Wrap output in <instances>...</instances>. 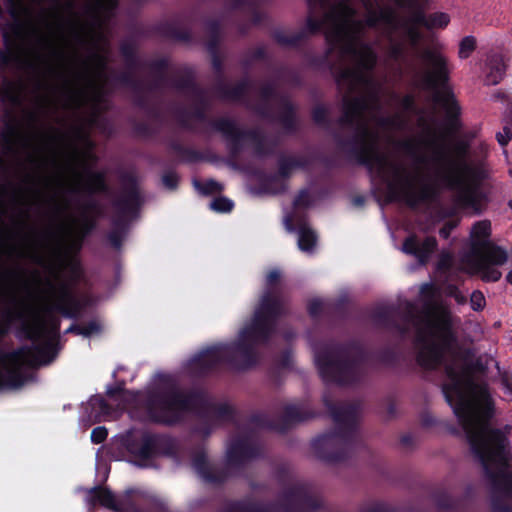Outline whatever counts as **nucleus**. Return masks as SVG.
<instances>
[{
	"label": "nucleus",
	"instance_id": "nucleus-55",
	"mask_svg": "<svg viewBox=\"0 0 512 512\" xmlns=\"http://www.w3.org/2000/svg\"><path fill=\"white\" fill-rule=\"evenodd\" d=\"M11 202L14 205H26V204H29V199L25 195H20L18 193H15L11 198Z\"/></svg>",
	"mask_w": 512,
	"mask_h": 512
},
{
	"label": "nucleus",
	"instance_id": "nucleus-62",
	"mask_svg": "<svg viewBox=\"0 0 512 512\" xmlns=\"http://www.w3.org/2000/svg\"><path fill=\"white\" fill-rule=\"evenodd\" d=\"M284 224H285V228L289 231V232H293L295 230L294 228V225H293V219L290 217V216H287L284 220Z\"/></svg>",
	"mask_w": 512,
	"mask_h": 512
},
{
	"label": "nucleus",
	"instance_id": "nucleus-12",
	"mask_svg": "<svg viewBox=\"0 0 512 512\" xmlns=\"http://www.w3.org/2000/svg\"><path fill=\"white\" fill-rule=\"evenodd\" d=\"M180 450H97L96 453V468L100 472L104 470V481L107 480L110 472V467L106 462L102 461L104 455H111L115 459L120 457L125 458L129 463L140 467L149 468L155 467L156 460L160 456L175 457Z\"/></svg>",
	"mask_w": 512,
	"mask_h": 512
},
{
	"label": "nucleus",
	"instance_id": "nucleus-61",
	"mask_svg": "<svg viewBox=\"0 0 512 512\" xmlns=\"http://www.w3.org/2000/svg\"><path fill=\"white\" fill-rule=\"evenodd\" d=\"M215 45H216L215 42L212 40L208 43L207 48L213 55V64H214L215 68L218 69V63H217V60L214 55L215 54Z\"/></svg>",
	"mask_w": 512,
	"mask_h": 512
},
{
	"label": "nucleus",
	"instance_id": "nucleus-40",
	"mask_svg": "<svg viewBox=\"0 0 512 512\" xmlns=\"http://www.w3.org/2000/svg\"><path fill=\"white\" fill-rule=\"evenodd\" d=\"M275 475L278 483L281 486H286L291 479L289 469L283 465L277 467Z\"/></svg>",
	"mask_w": 512,
	"mask_h": 512
},
{
	"label": "nucleus",
	"instance_id": "nucleus-50",
	"mask_svg": "<svg viewBox=\"0 0 512 512\" xmlns=\"http://www.w3.org/2000/svg\"><path fill=\"white\" fill-rule=\"evenodd\" d=\"M452 265V256L450 254L443 253L440 257V260L438 262V269L439 270H447Z\"/></svg>",
	"mask_w": 512,
	"mask_h": 512
},
{
	"label": "nucleus",
	"instance_id": "nucleus-60",
	"mask_svg": "<svg viewBox=\"0 0 512 512\" xmlns=\"http://www.w3.org/2000/svg\"><path fill=\"white\" fill-rule=\"evenodd\" d=\"M366 512H391L390 508L384 504H378L374 507H371Z\"/></svg>",
	"mask_w": 512,
	"mask_h": 512
},
{
	"label": "nucleus",
	"instance_id": "nucleus-19",
	"mask_svg": "<svg viewBox=\"0 0 512 512\" xmlns=\"http://www.w3.org/2000/svg\"><path fill=\"white\" fill-rule=\"evenodd\" d=\"M436 246L437 242L434 237H427L422 243H419L415 237H410L403 243V250L414 254L421 263H425Z\"/></svg>",
	"mask_w": 512,
	"mask_h": 512
},
{
	"label": "nucleus",
	"instance_id": "nucleus-32",
	"mask_svg": "<svg viewBox=\"0 0 512 512\" xmlns=\"http://www.w3.org/2000/svg\"><path fill=\"white\" fill-rule=\"evenodd\" d=\"M17 59L18 56L12 49H0V75H5L9 65Z\"/></svg>",
	"mask_w": 512,
	"mask_h": 512
},
{
	"label": "nucleus",
	"instance_id": "nucleus-38",
	"mask_svg": "<svg viewBox=\"0 0 512 512\" xmlns=\"http://www.w3.org/2000/svg\"><path fill=\"white\" fill-rule=\"evenodd\" d=\"M210 207L218 212H229L233 207V203L227 198L219 197L211 202Z\"/></svg>",
	"mask_w": 512,
	"mask_h": 512
},
{
	"label": "nucleus",
	"instance_id": "nucleus-16",
	"mask_svg": "<svg viewBox=\"0 0 512 512\" xmlns=\"http://www.w3.org/2000/svg\"><path fill=\"white\" fill-rule=\"evenodd\" d=\"M108 396L111 402L106 401L102 396H93L89 401L91 407V417L95 422H101L109 419H114L118 415V411L123 410L126 400V393L122 391H108Z\"/></svg>",
	"mask_w": 512,
	"mask_h": 512
},
{
	"label": "nucleus",
	"instance_id": "nucleus-24",
	"mask_svg": "<svg viewBox=\"0 0 512 512\" xmlns=\"http://www.w3.org/2000/svg\"><path fill=\"white\" fill-rule=\"evenodd\" d=\"M491 235V222L489 220H481L476 222L471 229L470 239L471 247L475 243L489 242L488 238Z\"/></svg>",
	"mask_w": 512,
	"mask_h": 512
},
{
	"label": "nucleus",
	"instance_id": "nucleus-35",
	"mask_svg": "<svg viewBox=\"0 0 512 512\" xmlns=\"http://www.w3.org/2000/svg\"><path fill=\"white\" fill-rule=\"evenodd\" d=\"M476 48V40L472 36L463 38L459 45V56L467 58Z\"/></svg>",
	"mask_w": 512,
	"mask_h": 512
},
{
	"label": "nucleus",
	"instance_id": "nucleus-29",
	"mask_svg": "<svg viewBox=\"0 0 512 512\" xmlns=\"http://www.w3.org/2000/svg\"><path fill=\"white\" fill-rule=\"evenodd\" d=\"M319 448H335L347 444V438L341 433L324 434L317 439Z\"/></svg>",
	"mask_w": 512,
	"mask_h": 512
},
{
	"label": "nucleus",
	"instance_id": "nucleus-27",
	"mask_svg": "<svg viewBox=\"0 0 512 512\" xmlns=\"http://www.w3.org/2000/svg\"><path fill=\"white\" fill-rule=\"evenodd\" d=\"M329 409L337 422H352L356 420L359 410L354 405H342L340 407H330Z\"/></svg>",
	"mask_w": 512,
	"mask_h": 512
},
{
	"label": "nucleus",
	"instance_id": "nucleus-22",
	"mask_svg": "<svg viewBox=\"0 0 512 512\" xmlns=\"http://www.w3.org/2000/svg\"><path fill=\"white\" fill-rule=\"evenodd\" d=\"M435 506L440 511L455 512L460 508V499L455 498L446 491H438L433 494Z\"/></svg>",
	"mask_w": 512,
	"mask_h": 512
},
{
	"label": "nucleus",
	"instance_id": "nucleus-14",
	"mask_svg": "<svg viewBox=\"0 0 512 512\" xmlns=\"http://www.w3.org/2000/svg\"><path fill=\"white\" fill-rule=\"evenodd\" d=\"M316 362L322 377L328 381L348 384L354 381L356 367L342 359L336 351L321 352L316 355Z\"/></svg>",
	"mask_w": 512,
	"mask_h": 512
},
{
	"label": "nucleus",
	"instance_id": "nucleus-18",
	"mask_svg": "<svg viewBox=\"0 0 512 512\" xmlns=\"http://www.w3.org/2000/svg\"><path fill=\"white\" fill-rule=\"evenodd\" d=\"M51 175L50 177H52ZM49 176L42 177L41 180L44 187L53 190V193L44 199V203L50 207L51 218L53 221L58 220L70 207L69 201L61 194L66 186L58 187L56 183L47 185L46 178Z\"/></svg>",
	"mask_w": 512,
	"mask_h": 512
},
{
	"label": "nucleus",
	"instance_id": "nucleus-58",
	"mask_svg": "<svg viewBox=\"0 0 512 512\" xmlns=\"http://www.w3.org/2000/svg\"><path fill=\"white\" fill-rule=\"evenodd\" d=\"M37 177L35 173L26 172L22 177V182L24 184H33L36 181Z\"/></svg>",
	"mask_w": 512,
	"mask_h": 512
},
{
	"label": "nucleus",
	"instance_id": "nucleus-26",
	"mask_svg": "<svg viewBox=\"0 0 512 512\" xmlns=\"http://www.w3.org/2000/svg\"><path fill=\"white\" fill-rule=\"evenodd\" d=\"M141 448H173V441L166 436H159L150 433H143L141 436Z\"/></svg>",
	"mask_w": 512,
	"mask_h": 512
},
{
	"label": "nucleus",
	"instance_id": "nucleus-1",
	"mask_svg": "<svg viewBox=\"0 0 512 512\" xmlns=\"http://www.w3.org/2000/svg\"><path fill=\"white\" fill-rule=\"evenodd\" d=\"M373 68L350 63L336 73L343 97L340 125L353 131L361 162L381 178L394 198L409 207L432 202L438 194L435 180L439 179L455 190L454 200L460 208L483 212L489 201V172L483 161L471 158L466 140H450L444 130L420 115V131L393 142L410 162L379 150L380 131L402 130L408 118L402 112L377 116L382 86L369 75Z\"/></svg>",
	"mask_w": 512,
	"mask_h": 512
},
{
	"label": "nucleus",
	"instance_id": "nucleus-34",
	"mask_svg": "<svg viewBox=\"0 0 512 512\" xmlns=\"http://www.w3.org/2000/svg\"><path fill=\"white\" fill-rule=\"evenodd\" d=\"M216 128L221 131L223 134L236 138L239 134L238 129L235 123L228 119H221L216 122Z\"/></svg>",
	"mask_w": 512,
	"mask_h": 512
},
{
	"label": "nucleus",
	"instance_id": "nucleus-21",
	"mask_svg": "<svg viewBox=\"0 0 512 512\" xmlns=\"http://www.w3.org/2000/svg\"><path fill=\"white\" fill-rule=\"evenodd\" d=\"M221 512H269V507L246 500H233L228 502Z\"/></svg>",
	"mask_w": 512,
	"mask_h": 512
},
{
	"label": "nucleus",
	"instance_id": "nucleus-39",
	"mask_svg": "<svg viewBox=\"0 0 512 512\" xmlns=\"http://www.w3.org/2000/svg\"><path fill=\"white\" fill-rule=\"evenodd\" d=\"M470 304L474 311H481L486 305L483 293L479 290L474 291L470 296Z\"/></svg>",
	"mask_w": 512,
	"mask_h": 512
},
{
	"label": "nucleus",
	"instance_id": "nucleus-41",
	"mask_svg": "<svg viewBox=\"0 0 512 512\" xmlns=\"http://www.w3.org/2000/svg\"><path fill=\"white\" fill-rule=\"evenodd\" d=\"M328 116V110L322 105H318L313 109V119L317 124H324Z\"/></svg>",
	"mask_w": 512,
	"mask_h": 512
},
{
	"label": "nucleus",
	"instance_id": "nucleus-57",
	"mask_svg": "<svg viewBox=\"0 0 512 512\" xmlns=\"http://www.w3.org/2000/svg\"><path fill=\"white\" fill-rule=\"evenodd\" d=\"M2 77V80H3V87L1 88L0 87V95L2 94H8L9 93V90L12 86V83L11 81L7 78L6 75H1Z\"/></svg>",
	"mask_w": 512,
	"mask_h": 512
},
{
	"label": "nucleus",
	"instance_id": "nucleus-49",
	"mask_svg": "<svg viewBox=\"0 0 512 512\" xmlns=\"http://www.w3.org/2000/svg\"><path fill=\"white\" fill-rule=\"evenodd\" d=\"M309 204V194L306 191H302L294 200L295 207H306Z\"/></svg>",
	"mask_w": 512,
	"mask_h": 512
},
{
	"label": "nucleus",
	"instance_id": "nucleus-10",
	"mask_svg": "<svg viewBox=\"0 0 512 512\" xmlns=\"http://www.w3.org/2000/svg\"><path fill=\"white\" fill-rule=\"evenodd\" d=\"M508 253L493 242L475 243L462 260L463 269L470 274H480L483 281L495 282L501 272L494 266L507 262Z\"/></svg>",
	"mask_w": 512,
	"mask_h": 512
},
{
	"label": "nucleus",
	"instance_id": "nucleus-7",
	"mask_svg": "<svg viewBox=\"0 0 512 512\" xmlns=\"http://www.w3.org/2000/svg\"><path fill=\"white\" fill-rule=\"evenodd\" d=\"M341 0H308L309 13L307 17L306 28L304 31L299 33H288L286 31H276L274 33V40L282 46H294L297 45L306 35L316 34L321 30L324 31L326 41L329 45L328 56L333 57L335 54L338 58V63L333 65V73L336 78V73L342 68L347 67L350 63H358L360 61L355 60L351 55L344 51L336 41L328 38V32L330 31V23L326 20L328 11Z\"/></svg>",
	"mask_w": 512,
	"mask_h": 512
},
{
	"label": "nucleus",
	"instance_id": "nucleus-20",
	"mask_svg": "<svg viewBox=\"0 0 512 512\" xmlns=\"http://www.w3.org/2000/svg\"><path fill=\"white\" fill-rule=\"evenodd\" d=\"M43 147H36L32 151L27 152L24 162H19L22 167L24 164L31 165L37 170L44 168L48 162H52L54 165L58 164V153L60 151L54 150L51 157L42 155Z\"/></svg>",
	"mask_w": 512,
	"mask_h": 512
},
{
	"label": "nucleus",
	"instance_id": "nucleus-3",
	"mask_svg": "<svg viewBox=\"0 0 512 512\" xmlns=\"http://www.w3.org/2000/svg\"><path fill=\"white\" fill-rule=\"evenodd\" d=\"M330 23L328 38L348 52L361 66L374 67L377 55L369 44L359 42L365 28L379 23L386 25L388 56L406 63L411 84L420 90H434L433 100L442 105L451 121L460 114L454 94L447 88L450 67L447 57L436 47L420 48L424 39L422 28L434 29L448 25L445 13L426 15L420 8L399 16L391 6L376 8L371 0H341L326 15Z\"/></svg>",
	"mask_w": 512,
	"mask_h": 512
},
{
	"label": "nucleus",
	"instance_id": "nucleus-6",
	"mask_svg": "<svg viewBox=\"0 0 512 512\" xmlns=\"http://www.w3.org/2000/svg\"><path fill=\"white\" fill-rule=\"evenodd\" d=\"M47 143L61 149L67 171V174L58 171L52 177L46 178L47 185L54 182L58 187L66 186V190L73 193L93 194L107 190L104 174L87 170L95 157L92 153V142L81 128L76 127L71 133H65L51 127Z\"/></svg>",
	"mask_w": 512,
	"mask_h": 512
},
{
	"label": "nucleus",
	"instance_id": "nucleus-53",
	"mask_svg": "<svg viewBox=\"0 0 512 512\" xmlns=\"http://www.w3.org/2000/svg\"><path fill=\"white\" fill-rule=\"evenodd\" d=\"M244 88H245V85L244 84H240V85L234 87L232 90L227 91L225 93V97L231 98V99H237L244 92Z\"/></svg>",
	"mask_w": 512,
	"mask_h": 512
},
{
	"label": "nucleus",
	"instance_id": "nucleus-56",
	"mask_svg": "<svg viewBox=\"0 0 512 512\" xmlns=\"http://www.w3.org/2000/svg\"><path fill=\"white\" fill-rule=\"evenodd\" d=\"M322 303L318 300H313L309 304V312L311 315L315 316L321 310Z\"/></svg>",
	"mask_w": 512,
	"mask_h": 512
},
{
	"label": "nucleus",
	"instance_id": "nucleus-28",
	"mask_svg": "<svg viewBox=\"0 0 512 512\" xmlns=\"http://www.w3.org/2000/svg\"><path fill=\"white\" fill-rule=\"evenodd\" d=\"M7 8L10 16L15 21H20L27 18L31 14L30 7L25 3L24 0H6Z\"/></svg>",
	"mask_w": 512,
	"mask_h": 512
},
{
	"label": "nucleus",
	"instance_id": "nucleus-4",
	"mask_svg": "<svg viewBox=\"0 0 512 512\" xmlns=\"http://www.w3.org/2000/svg\"><path fill=\"white\" fill-rule=\"evenodd\" d=\"M424 299L419 311L407 302L405 313L416 330L417 361L425 369L443 364L449 383L443 386L447 400L456 399L454 412L474 448H506L512 427L490 428L494 402L486 383L475 380L473 372H484L487 363L482 358L472 361L473 353L456 344L452 331L453 317L449 308L435 299L432 284L421 287Z\"/></svg>",
	"mask_w": 512,
	"mask_h": 512
},
{
	"label": "nucleus",
	"instance_id": "nucleus-45",
	"mask_svg": "<svg viewBox=\"0 0 512 512\" xmlns=\"http://www.w3.org/2000/svg\"><path fill=\"white\" fill-rule=\"evenodd\" d=\"M400 106L403 109V111L406 112H412L415 109V100L414 96L412 95H406L404 96L400 101Z\"/></svg>",
	"mask_w": 512,
	"mask_h": 512
},
{
	"label": "nucleus",
	"instance_id": "nucleus-23",
	"mask_svg": "<svg viewBox=\"0 0 512 512\" xmlns=\"http://www.w3.org/2000/svg\"><path fill=\"white\" fill-rule=\"evenodd\" d=\"M489 72L486 75L488 84L496 85L504 77L506 72V65L502 58L495 56L489 60Z\"/></svg>",
	"mask_w": 512,
	"mask_h": 512
},
{
	"label": "nucleus",
	"instance_id": "nucleus-11",
	"mask_svg": "<svg viewBox=\"0 0 512 512\" xmlns=\"http://www.w3.org/2000/svg\"><path fill=\"white\" fill-rule=\"evenodd\" d=\"M191 397L180 391L151 393L146 399V409L151 419L174 423L191 405Z\"/></svg>",
	"mask_w": 512,
	"mask_h": 512
},
{
	"label": "nucleus",
	"instance_id": "nucleus-37",
	"mask_svg": "<svg viewBox=\"0 0 512 512\" xmlns=\"http://www.w3.org/2000/svg\"><path fill=\"white\" fill-rule=\"evenodd\" d=\"M124 237H125L124 228H116L108 234V240H109L111 246L114 247L115 249L121 248Z\"/></svg>",
	"mask_w": 512,
	"mask_h": 512
},
{
	"label": "nucleus",
	"instance_id": "nucleus-15",
	"mask_svg": "<svg viewBox=\"0 0 512 512\" xmlns=\"http://www.w3.org/2000/svg\"><path fill=\"white\" fill-rule=\"evenodd\" d=\"M134 489H127L117 497L108 487L96 485L87 490V501L91 506L100 505L114 512H128L133 507Z\"/></svg>",
	"mask_w": 512,
	"mask_h": 512
},
{
	"label": "nucleus",
	"instance_id": "nucleus-59",
	"mask_svg": "<svg viewBox=\"0 0 512 512\" xmlns=\"http://www.w3.org/2000/svg\"><path fill=\"white\" fill-rule=\"evenodd\" d=\"M121 50H122V53L123 55L126 57V58H129L133 55V52H134V48L132 45L130 44H127V43H124L122 46H121Z\"/></svg>",
	"mask_w": 512,
	"mask_h": 512
},
{
	"label": "nucleus",
	"instance_id": "nucleus-42",
	"mask_svg": "<svg viewBox=\"0 0 512 512\" xmlns=\"http://www.w3.org/2000/svg\"><path fill=\"white\" fill-rule=\"evenodd\" d=\"M446 294L450 297H453L458 304H465L467 299L461 293V291L454 285H449L446 289Z\"/></svg>",
	"mask_w": 512,
	"mask_h": 512
},
{
	"label": "nucleus",
	"instance_id": "nucleus-36",
	"mask_svg": "<svg viewBox=\"0 0 512 512\" xmlns=\"http://www.w3.org/2000/svg\"><path fill=\"white\" fill-rule=\"evenodd\" d=\"M195 187L204 195L214 194L222 190V186L213 180L207 181L203 184L196 182Z\"/></svg>",
	"mask_w": 512,
	"mask_h": 512
},
{
	"label": "nucleus",
	"instance_id": "nucleus-51",
	"mask_svg": "<svg viewBox=\"0 0 512 512\" xmlns=\"http://www.w3.org/2000/svg\"><path fill=\"white\" fill-rule=\"evenodd\" d=\"M496 138L500 145L505 146L512 138V134L509 128L505 127L503 133H498Z\"/></svg>",
	"mask_w": 512,
	"mask_h": 512
},
{
	"label": "nucleus",
	"instance_id": "nucleus-17",
	"mask_svg": "<svg viewBox=\"0 0 512 512\" xmlns=\"http://www.w3.org/2000/svg\"><path fill=\"white\" fill-rule=\"evenodd\" d=\"M5 149L11 153L28 150L32 147V138L25 135L15 125H6L0 133Z\"/></svg>",
	"mask_w": 512,
	"mask_h": 512
},
{
	"label": "nucleus",
	"instance_id": "nucleus-46",
	"mask_svg": "<svg viewBox=\"0 0 512 512\" xmlns=\"http://www.w3.org/2000/svg\"><path fill=\"white\" fill-rule=\"evenodd\" d=\"M70 330L75 331L76 333L84 335V336H89L93 332L98 331V326L95 323H91L90 325H88L86 327H75V328H71Z\"/></svg>",
	"mask_w": 512,
	"mask_h": 512
},
{
	"label": "nucleus",
	"instance_id": "nucleus-5",
	"mask_svg": "<svg viewBox=\"0 0 512 512\" xmlns=\"http://www.w3.org/2000/svg\"><path fill=\"white\" fill-rule=\"evenodd\" d=\"M281 272L272 270L266 277V292L255 311L249 326L243 329L237 342L228 346H218L205 351L202 362L214 365L228 362L243 368L251 364L255 344L268 339L274 327L275 319L286 310V300L281 295Z\"/></svg>",
	"mask_w": 512,
	"mask_h": 512
},
{
	"label": "nucleus",
	"instance_id": "nucleus-33",
	"mask_svg": "<svg viewBox=\"0 0 512 512\" xmlns=\"http://www.w3.org/2000/svg\"><path fill=\"white\" fill-rule=\"evenodd\" d=\"M285 420L289 423L300 422L309 417V414L297 406H288L284 413Z\"/></svg>",
	"mask_w": 512,
	"mask_h": 512
},
{
	"label": "nucleus",
	"instance_id": "nucleus-64",
	"mask_svg": "<svg viewBox=\"0 0 512 512\" xmlns=\"http://www.w3.org/2000/svg\"><path fill=\"white\" fill-rule=\"evenodd\" d=\"M502 382L507 391L512 395V382L507 377L503 378Z\"/></svg>",
	"mask_w": 512,
	"mask_h": 512
},
{
	"label": "nucleus",
	"instance_id": "nucleus-8",
	"mask_svg": "<svg viewBox=\"0 0 512 512\" xmlns=\"http://www.w3.org/2000/svg\"><path fill=\"white\" fill-rule=\"evenodd\" d=\"M470 451L480 461L489 484L491 512H512V506L507 503L512 499L511 450Z\"/></svg>",
	"mask_w": 512,
	"mask_h": 512
},
{
	"label": "nucleus",
	"instance_id": "nucleus-2",
	"mask_svg": "<svg viewBox=\"0 0 512 512\" xmlns=\"http://www.w3.org/2000/svg\"><path fill=\"white\" fill-rule=\"evenodd\" d=\"M74 0L64 3L69 14L63 22L56 6L42 10L39 24L32 26L40 48L35 61L41 66L37 80L36 110L29 113L35 122L38 116L48 117L58 108L73 109L88 105L89 122L108 108L106 99V64L110 52L106 23L113 17L117 0H85L83 15L74 11Z\"/></svg>",
	"mask_w": 512,
	"mask_h": 512
},
{
	"label": "nucleus",
	"instance_id": "nucleus-52",
	"mask_svg": "<svg viewBox=\"0 0 512 512\" xmlns=\"http://www.w3.org/2000/svg\"><path fill=\"white\" fill-rule=\"evenodd\" d=\"M260 1L261 0H231L228 5L230 9H237L245 4H248L250 6L256 5Z\"/></svg>",
	"mask_w": 512,
	"mask_h": 512
},
{
	"label": "nucleus",
	"instance_id": "nucleus-54",
	"mask_svg": "<svg viewBox=\"0 0 512 512\" xmlns=\"http://www.w3.org/2000/svg\"><path fill=\"white\" fill-rule=\"evenodd\" d=\"M457 226V222L446 223L439 231L440 236L447 239L450 236L451 231Z\"/></svg>",
	"mask_w": 512,
	"mask_h": 512
},
{
	"label": "nucleus",
	"instance_id": "nucleus-30",
	"mask_svg": "<svg viewBox=\"0 0 512 512\" xmlns=\"http://www.w3.org/2000/svg\"><path fill=\"white\" fill-rule=\"evenodd\" d=\"M317 459L328 463H339L343 461L351 450H314Z\"/></svg>",
	"mask_w": 512,
	"mask_h": 512
},
{
	"label": "nucleus",
	"instance_id": "nucleus-25",
	"mask_svg": "<svg viewBox=\"0 0 512 512\" xmlns=\"http://www.w3.org/2000/svg\"><path fill=\"white\" fill-rule=\"evenodd\" d=\"M298 246L302 251L311 252L317 243L315 232L306 224H302L298 231Z\"/></svg>",
	"mask_w": 512,
	"mask_h": 512
},
{
	"label": "nucleus",
	"instance_id": "nucleus-44",
	"mask_svg": "<svg viewBox=\"0 0 512 512\" xmlns=\"http://www.w3.org/2000/svg\"><path fill=\"white\" fill-rule=\"evenodd\" d=\"M7 194V187L4 184H0V217L7 215L9 206L5 200Z\"/></svg>",
	"mask_w": 512,
	"mask_h": 512
},
{
	"label": "nucleus",
	"instance_id": "nucleus-9",
	"mask_svg": "<svg viewBox=\"0 0 512 512\" xmlns=\"http://www.w3.org/2000/svg\"><path fill=\"white\" fill-rule=\"evenodd\" d=\"M191 467L203 482L222 485L231 478L241 477L249 463L263 450H226L221 466L208 459L207 450H193Z\"/></svg>",
	"mask_w": 512,
	"mask_h": 512
},
{
	"label": "nucleus",
	"instance_id": "nucleus-43",
	"mask_svg": "<svg viewBox=\"0 0 512 512\" xmlns=\"http://www.w3.org/2000/svg\"><path fill=\"white\" fill-rule=\"evenodd\" d=\"M107 435L108 431L105 427H96L91 433V439L93 443L100 444L107 438Z\"/></svg>",
	"mask_w": 512,
	"mask_h": 512
},
{
	"label": "nucleus",
	"instance_id": "nucleus-63",
	"mask_svg": "<svg viewBox=\"0 0 512 512\" xmlns=\"http://www.w3.org/2000/svg\"><path fill=\"white\" fill-rule=\"evenodd\" d=\"M401 444L405 445V446H408V445L414 444V442H413V439H412V437L410 435H404L401 438Z\"/></svg>",
	"mask_w": 512,
	"mask_h": 512
},
{
	"label": "nucleus",
	"instance_id": "nucleus-48",
	"mask_svg": "<svg viewBox=\"0 0 512 512\" xmlns=\"http://www.w3.org/2000/svg\"><path fill=\"white\" fill-rule=\"evenodd\" d=\"M162 181L166 187L173 189L177 186L178 177L174 173H167L162 177Z\"/></svg>",
	"mask_w": 512,
	"mask_h": 512
},
{
	"label": "nucleus",
	"instance_id": "nucleus-13",
	"mask_svg": "<svg viewBox=\"0 0 512 512\" xmlns=\"http://www.w3.org/2000/svg\"><path fill=\"white\" fill-rule=\"evenodd\" d=\"M276 507L281 512H316L321 508V503L313 495L309 483L296 482L284 489Z\"/></svg>",
	"mask_w": 512,
	"mask_h": 512
},
{
	"label": "nucleus",
	"instance_id": "nucleus-31",
	"mask_svg": "<svg viewBox=\"0 0 512 512\" xmlns=\"http://www.w3.org/2000/svg\"><path fill=\"white\" fill-rule=\"evenodd\" d=\"M279 120L282 122L286 129H291L294 124L293 107L288 101L281 102V112Z\"/></svg>",
	"mask_w": 512,
	"mask_h": 512
},
{
	"label": "nucleus",
	"instance_id": "nucleus-47",
	"mask_svg": "<svg viewBox=\"0 0 512 512\" xmlns=\"http://www.w3.org/2000/svg\"><path fill=\"white\" fill-rule=\"evenodd\" d=\"M424 1L425 0H394V3L400 8H412L413 10L418 8L417 6Z\"/></svg>",
	"mask_w": 512,
	"mask_h": 512
}]
</instances>
